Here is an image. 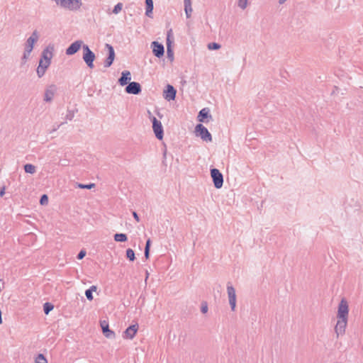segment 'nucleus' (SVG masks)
<instances>
[{"mask_svg":"<svg viewBox=\"0 0 363 363\" xmlns=\"http://www.w3.org/2000/svg\"><path fill=\"white\" fill-rule=\"evenodd\" d=\"M83 45L84 44L83 43V41L81 40L73 42L66 49L65 54L67 55H74L80 50L81 48H82Z\"/></svg>","mask_w":363,"mask_h":363,"instance_id":"nucleus-13","label":"nucleus"},{"mask_svg":"<svg viewBox=\"0 0 363 363\" xmlns=\"http://www.w3.org/2000/svg\"><path fill=\"white\" fill-rule=\"evenodd\" d=\"M163 155H164V157H166V150L164 152Z\"/></svg>","mask_w":363,"mask_h":363,"instance_id":"nucleus-45","label":"nucleus"},{"mask_svg":"<svg viewBox=\"0 0 363 363\" xmlns=\"http://www.w3.org/2000/svg\"><path fill=\"white\" fill-rule=\"evenodd\" d=\"M85 296L89 301H92L94 298L93 293L89 289L85 291Z\"/></svg>","mask_w":363,"mask_h":363,"instance_id":"nucleus-34","label":"nucleus"},{"mask_svg":"<svg viewBox=\"0 0 363 363\" xmlns=\"http://www.w3.org/2000/svg\"><path fill=\"white\" fill-rule=\"evenodd\" d=\"M40 204L42 206L47 205L48 203V196L47 194H43L40 198Z\"/></svg>","mask_w":363,"mask_h":363,"instance_id":"nucleus-32","label":"nucleus"},{"mask_svg":"<svg viewBox=\"0 0 363 363\" xmlns=\"http://www.w3.org/2000/svg\"><path fill=\"white\" fill-rule=\"evenodd\" d=\"M138 328L139 326L138 323L129 325L123 332V337L124 339H133L138 330Z\"/></svg>","mask_w":363,"mask_h":363,"instance_id":"nucleus-16","label":"nucleus"},{"mask_svg":"<svg viewBox=\"0 0 363 363\" xmlns=\"http://www.w3.org/2000/svg\"><path fill=\"white\" fill-rule=\"evenodd\" d=\"M83 50V55L82 59L84 61L86 66L90 68L93 69L94 67V62L96 59V55L94 52L89 48V47L87 45H83L82 46Z\"/></svg>","mask_w":363,"mask_h":363,"instance_id":"nucleus-2","label":"nucleus"},{"mask_svg":"<svg viewBox=\"0 0 363 363\" xmlns=\"http://www.w3.org/2000/svg\"><path fill=\"white\" fill-rule=\"evenodd\" d=\"M57 91L55 84H50L45 89L43 100L45 102H51Z\"/></svg>","mask_w":363,"mask_h":363,"instance_id":"nucleus-17","label":"nucleus"},{"mask_svg":"<svg viewBox=\"0 0 363 363\" xmlns=\"http://www.w3.org/2000/svg\"><path fill=\"white\" fill-rule=\"evenodd\" d=\"M51 62H45V61H42V60H39V62H38V66L36 69V73H37V75L38 77V78H41L43 77L47 69H48V67H50Z\"/></svg>","mask_w":363,"mask_h":363,"instance_id":"nucleus-18","label":"nucleus"},{"mask_svg":"<svg viewBox=\"0 0 363 363\" xmlns=\"http://www.w3.org/2000/svg\"><path fill=\"white\" fill-rule=\"evenodd\" d=\"M150 246H151V240L150 238H148L146 241L145 248H147V249L150 250Z\"/></svg>","mask_w":363,"mask_h":363,"instance_id":"nucleus-40","label":"nucleus"},{"mask_svg":"<svg viewBox=\"0 0 363 363\" xmlns=\"http://www.w3.org/2000/svg\"><path fill=\"white\" fill-rule=\"evenodd\" d=\"M133 218H135V220L137 221V222H139L140 221V218H139V216L138 214L135 212V211H133Z\"/></svg>","mask_w":363,"mask_h":363,"instance_id":"nucleus-39","label":"nucleus"},{"mask_svg":"<svg viewBox=\"0 0 363 363\" xmlns=\"http://www.w3.org/2000/svg\"><path fill=\"white\" fill-rule=\"evenodd\" d=\"M151 48L154 56L158 58H161L164 56V47L162 43L157 41H153L151 43Z\"/></svg>","mask_w":363,"mask_h":363,"instance_id":"nucleus-12","label":"nucleus"},{"mask_svg":"<svg viewBox=\"0 0 363 363\" xmlns=\"http://www.w3.org/2000/svg\"><path fill=\"white\" fill-rule=\"evenodd\" d=\"M114 240L116 242H124L128 240V236L125 233H116L113 235Z\"/></svg>","mask_w":363,"mask_h":363,"instance_id":"nucleus-23","label":"nucleus"},{"mask_svg":"<svg viewBox=\"0 0 363 363\" xmlns=\"http://www.w3.org/2000/svg\"><path fill=\"white\" fill-rule=\"evenodd\" d=\"M125 91L129 94L138 95L141 93L142 87L140 83L137 82H131L126 85Z\"/></svg>","mask_w":363,"mask_h":363,"instance_id":"nucleus-11","label":"nucleus"},{"mask_svg":"<svg viewBox=\"0 0 363 363\" xmlns=\"http://www.w3.org/2000/svg\"><path fill=\"white\" fill-rule=\"evenodd\" d=\"M39 39V33L38 32L35 30L31 35L27 39L26 43H25V48L24 50L27 52H32L35 44L38 42Z\"/></svg>","mask_w":363,"mask_h":363,"instance_id":"nucleus-7","label":"nucleus"},{"mask_svg":"<svg viewBox=\"0 0 363 363\" xmlns=\"http://www.w3.org/2000/svg\"><path fill=\"white\" fill-rule=\"evenodd\" d=\"M123 9V4L122 3H118L115 6L113 7V9L112 11V13L114 14H118Z\"/></svg>","mask_w":363,"mask_h":363,"instance_id":"nucleus-31","label":"nucleus"},{"mask_svg":"<svg viewBox=\"0 0 363 363\" xmlns=\"http://www.w3.org/2000/svg\"><path fill=\"white\" fill-rule=\"evenodd\" d=\"M146 275H147V276H146V279H147V278L148 277V276H149V274H148V272H146Z\"/></svg>","mask_w":363,"mask_h":363,"instance_id":"nucleus-46","label":"nucleus"},{"mask_svg":"<svg viewBox=\"0 0 363 363\" xmlns=\"http://www.w3.org/2000/svg\"><path fill=\"white\" fill-rule=\"evenodd\" d=\"M207 47H208V50H216L220 49L221 45L218 43L213 42V43H208Z\"/></svg>","mask_w":363,"mask_h":363,"instance_id":"nucleus-30","label":"nucleus"},{"mask_svg":"<svg viewBox=\"0 0 363 363\" xmlns=\"http://www.w3.org/2000/svg\"><path fill=\"white\" fill-rule=\"evenodd\" d=\"M89 289V290H91V292L93 293L94 291H96V289H97V286H96L93 285V286H91Z\"/></svg>","mask_w":363,"mask_h":363,"instance_id":"nucleus-42","label":"nucleus"},{"mask_svg":"<svg viewBox=\"0 0 363 363\" xmlns=\"http://www.w3.org/2000/svg\"><path fill=\"white\" fill-rule=\"evenodd\" d=\"M96 184L94 183H89L87 184H84L81 183H76V186L79 189H91L92 188H94Z\"/></svg>","mask_w":363,"mask_h":363,"instance_id":"nucleus-28","label":"nucleus"},{"mask_svg":"<svg viewBox=\"0 0 363 363\" xmlns=\"http://www.w3.org/2000/svg\"><path fill=\"white\" fill-rule=\"evenodd\" d=\"M227 292L229 299V304L233 311H235L236 308V294L235 288L231 285L230 282L227 284Z\"/></svg>","mask_w":363,"mask_h":363,"instance_id":"nucleus-9","label":"nucleus"},{"mask_svg":"<svg viewBox=\"0 0 363 363\" xmlns=\"http://www.w3.org/2000/svg\"><path fill=\"white\" fill-rule=\"evenodd\" d=\"M150 249L145 248L144 255H145V257L146 259H149V257H150Z\"/></svg>","mask_w":363,"mask_h":363,"instance_id":"nucleus-38","label":"nucleus"},{"mask_svg":"<svg viewBox=\"0 0 363 363\" xmlns=\"http://www.w3.org/2000/svg\"><path fill=\"white\" fill-rule=\"evenodd\" d=\"M195 134L197 137H200L203 141L211 142L212 135L208 130L201 123H198L195 127Z\"/></svg>","mask_w":363,"mask_h":363,"instance_id":"nucleus-3","label":"nucleus"},{"mask_svg":"<svg viewBox=\"0 0 363 363\" xmlns=\"http://www.w3.org/2000/svg\"><path fill=\"white\" fill-rule=\"evenodd\" d=\"M166 44H167V58L171 62H172L174 60V50H173L174 37H173V31H172V28L169 29L167 32Z\"/></svg>","mask_w":363,"mask_h":363,"instance_id":"nucleus-4","label":"nucleus"},{"mask_svg":"<svg viewBox=\"0 0 363 363\" xmlns=\"http://www.w3.org/2000/svg\"><path fill=\"white\" fill-rule=\"evenodd\" d=\"M86 255V252L85 250L82 249L79 251V252L78 253L77 256V258L78 259H82Z\"/></svg>","mask_w":363,"mask_h":363,"instance_id":"nucleus-35","label":"nucleus"},{"mask_svg":"<svg viewBox=\"0 0 363 363\" xmlns=\"http://www.w3.org/2000/svg\"><path fill=\"white\" fill-rule=\"evenodd\" d=\"M349 313V306L347 300L342 298L338 304L337 318V321L335 327V332L338 337L340 335H343L345 333V329L347 324Z\"/></svg>","mask_w":363,"mask_h":363,"instance_id":"nucleus-1","label":"nucleus"},{"mask_svg":"<svg viewBox=\"0 0 363 363\" xmlns=\"http://www.w3.org/2000/svg\"><path fill=\"white\" fill-rule=\"evenodd\" d=\"M54 308V305L50 302H46L43 304V311L45 315H48Z\"/></svg>","mask_w":363,"mask_h":363,"instance_id":"nucleus-27","label":"nucleus"},{"mask_svg":"<svg viewBox=\"0 0 363 363\" xmlns=\"http://www.w3.org/2000/svg\"><path fill=\"white\" fill-rule=\"evenodd\" d=\"M184 11L186 13V18H189L191 17L192 8H191V0H184Z\"/></svg>","mask_w":363,"mask_h":363,"instance_id":"nucleus-22","label":"nucleus"},{"mask_svg":"<svg viewBox=\"0 0 363 363\" xmlns=\"http://www.w3.org/2000/svg\"><path fill=\"white\" fill-rule=\"evenodd\" d=\"M65 123V122H63V123H62L60 125H57V128H55L52 130V131H55V130H57L60 128V126L61 125L64 124Z\"/></svg>","mask_w":363,"mask_h":363,"instance_id":"nucleus-43","label":"nucleus"},{"mask_svg":"<svg viewBox=\"0 0 363 363\" xmlns=\"http://www.w3.org/2000/svg\"><path fill=\"white\" fill-rule=\"evenodd\" d=\"M151 121L152 123V129L155 137L160 140H162L164 137V130L162 123L155 116L152 117Z\"/></svg>","mask_w":363,"mask_h":363,"instance_id":"nucleus-6","label":"nucleus"},{"mask_svg":"<svg viewBox=\"0 0 363 363\" xmlns=\"http://www.w3.org/2000/svg\"><path fill=\"white\" fill-rule=\"evenodd\" d=\"M35 363H48V360L44 354H38L35 357Z\"/></svg>","mask_w":363,"mask_h":363,"instance_id":"nucleus-29","label":"nucleus"},{"mask_svg":"<svg viewBox=\"0 0 363 363\" xmlns=\"http://www.w3.org/2000/svg\"><path fill=\"white\" fill-rule=\"evenodd\" d=\"M286 1V0H279V4H284V3H285V1Z\"/></svg>","mask_w":363,"mask_h":363,"instance_id":"nucleus-44","label":"nucleus"},{"mask_svg":"<svg viewBox=\"0 0 363 363\" xmlns=\"http://www.w3.org/2000/svg\"><path fill=\"white\" fill-rule=\"evenodd\" d=\"M211 177L212 178L213 185L216 189H220L223 184V176L219 169L216 168H211Z\"/></svg>","mask_w":363,"mask_h":363,"instance_id":"nucleus-5","label":"nucleus"},{"mask_svg":"<svg viewBox=\"0 0 363 363\" xmlns=\"http://www.w3.org/2000/svg\"><path fill=\"white\" fill-rule=\"evenodd\" d=\"M130 79H131L130 72L128 70H124L121 72V76L118 79V83L122 86H126L127 84H129V82H131Z\"/></svg>","mask_w":363,"mask_h":363,"instance_id":"nucleus-20","label":"nucleus"},{"mask_svg":"<svg viewBox=\"0 0 363 363\" xmlns=\"http://www.w3.org/2000/svg\"><path fill=\"white\" fill-rule=\"evenodd\" d=\"M125 256L130 262H133L135 259V252L131 248H128L126 250Z\"/></svg>","mask_w":363,"mask_h":363,"instance_id":"nucleus-25","label":"nucleus"},{"mask_svg":"<svg viewBox=\"0 0 363 363\" xmlns=\"http://www.w3.org/2000/svg\"><path fill=\"white\" fill-rule=\"evenodd\" d=\"M248 0H238V6L242 9H245L247 6Z\"/></svg>","mask_w":363,"mask_h":363,"instance_id":"nucleus-33","label":"nucleus"},{"mask_svg":"<svg viewBox=\"0 0 363 363\" xmlns=\"http://www.w3.org/2000/svg\"><path fill=\"white\" fill-rule=\"evenodd\" d=\"M145 15L149 18H152V11L154 9L153 0H145Z\"/></svg>","mask_w":363,"mask_h":363,"instance_id":"nucleus-21","label":"nucleus"},{"mask_svg":"<svg viewBox=\"0 0 363 363\" xmlns=\"http://www.w3.org/2000/svg\"><path fill=\"white\" fill-rule=\"evenodd\" d=\"M5 189H6V187L5 186H3L1 189H0V196H3L4 194H5Z\"/></svg>","mask_w":363,"mask_h":363,"instance_id":"nucleus-41","label":"nucleus"},{"mask_svg":"<svg viewBox=\"0 0 363 363\" xmlns=\"http://www.w3.org/2000/svg\"><path fill=\"white\" fill-rule=\"evenodd\" d=\"M201 311L202 313H206L208 311V305L206 302H202L201 307Z\"/></svg>","mask_w":363,"mask_h":363,"instance_id":"nucleus-36","label":"nucleus"},{"mask_svg":"<svg viewBox=\"0 0 363 363\" xmlns=\"http://www.w3.org/2000/svg\"><path fill=\"white\" fill-rule=\"evenodd\" d=\"M30 54H31V52H27L25 50L23 51V55L21 58V67L26 64L28 60L29 59V57L30 56Z\"/></svg>","mask_w":363,"mask_h":363,"instance_id":"nucleus-26","label":"nucleus"},{"mask_svg":"<svg viewBox=\"0 0 363 363\" xmlns=\"http://www.w3.org/2000/svg\"><path fill=\"white\" fill-rule=\"evenodd\" d=\"M105 48L108 51V55L104 60V67L108 68L112 65L116 57V53L113 47L108 43L105 44Z\"/></svg>","mask_w":363,"mask_h":363,"instance_id":"nucleus-8","label":"nucleus"},{"mask_svg":"<svg viewBox=\"0 0 363 363\" xmlns=\"http://www.w3.org/2000/svg\"><path fill=\"white\" fill-rule=\"evenodd\" d=\"M177 89L171 84H167L163 91V97L168 101L175 99Z\"/></svg>","mask_w":363,"mask_h":363,"instance_id":"nucleus-14","label":"nucleus"},{"mask_svg":"<svg viewBox=\"0 0 363 363\" xmlns=\"http://www.w3.org/2000/svg\"><path fill=\"white\" fill-rule=\"evenodd\" d=\"M23 169L26 173L33 174L36 172L35 167L32 164H26L23 166Z\"/></svg>","mask_w":363,"mask_h":363,"instance_id":"nucleus-24","label":"nucleus"},{"mask_svg":"<svg viewBox=\"0 0 363 363\" xmlns=\"http://www.w3.org/2000/svg\"><path fill=\"white\" fill-rule=\"evenodd\" d=\"M100 325H101V328L102 330V333L106 338H108V339H114L115 338L116 334H115L114 331H113L112 330H111L109 328V325H108V321H106L105 320H100Z\"/></svg>","mask_w":363,"mask_h":363,"instance_id":"nucleus-15","label":"nucleus"},{"mask_svg":"<svg viewBox=\"0 0 363 363\" xmlns=\"http://www.w3.org/2000/svg\"><path fill=\"white\" fill-rule=\"evenodd\" d=\"M55 50V46L52 44H49L40 54V60L45 62H52V58L53 57V52Z\"/></svg>","mask_w":363,"mask_h":363,"instance_id":"nucleus-10","label":"nucleus"},{"mask_svg":"<svg viewBox=\"0 0 363 363\" xmlns=\"http://www.w3.org/2000/svg\"><path fill=\"white\" fill-rule=\"evenodd\" d=\"M210 119H212V116L210 113L208 108H203L199 112L197 120L200 123H206L209 121Z\"/></svg>","mask_w":363,"mask_h":363,"instance_id":"nucleus-19","label":"nucleus"},{"mask_svg":"<svg viewBox=\"0 0 363 363\" xmlns=\"http://www.w3.org/2000/svg\"><path fill=\"white\" fill-rule=\"evenodd\" d=\"M74 113L73 111H68L67 114L66 115V119L71 121L74 118Z\"/></svg>","mask_w":363,"mask_h":363,"instance_id":"nucleus-37","label":"nucleus"}]
</instances>
